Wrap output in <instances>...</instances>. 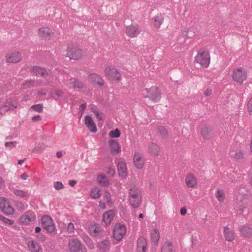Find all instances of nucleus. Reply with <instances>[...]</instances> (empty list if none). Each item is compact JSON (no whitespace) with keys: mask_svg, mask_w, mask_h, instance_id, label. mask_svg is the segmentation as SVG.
I'll use <instances>...</instances> for the list:
<instances>
[{"mask_svg":"<svg viewBox=\"0 0 252 252\" xmlns=\"http://www.w3.org/2000/svg\"><path fill=\"white\" fill-rule=\"evenodd\" d=\"M247 109L249 112H252V97L250 99L247 103Z\"/></svg>","mask_w":252,"mask_h":252,"instance_id":"nucleus-52","label":"nucleus"},{"mask_svg":"<svg viewBox=\"0 0 252 252\" xmlns=\"http://www.w3.org/2000/svg\"><path fill=\"white\" fill-rule=\"evenodd\" d=\"M195 61L199 63L202 67L207 68L210 63V57L208 51H199L195 57Z\"/></svg>","mask_w":252,"mask_h":252,"instance_id":"nucleus-1","label":"nucleus"},{"mask_svg":"<svg viewBox=\"0 0 252 252\" xmlns=\"http://www.w3.org/2000/svg\"><path fill=\"white\" fill-rule=\"evenodd\" d=\"M118 173L122 178L125 179L127 176L126 165L123 162H119L117 165Z\"/></svg>","mask_w":252,"mask_h":252,"instance_id":"nucleus-17","label":"nucleus"},{"mask_svg":"<svg viewBox=\"0 0 252 252\" xmlns=\"http://www.w3.org/2000/svg\"><path fill=\"white\" fill-rule=\"evenodd\" d=\"M158 16H155L153 18L152 20H154V25L157 27L158 26Z\"/></svg>","mask_w":252,"mask_h":252,"instance_id":"nucleus-64","label":"nucleus"},{"mask_svg":"<svg viewBox=\"0 0 252 252\" xmlns=\"http://www.w3.org/2000/svg\"><path fill=\"white\" fill-rule=\"evenodd\" d=\"M7 204V199L4 197L0 198V209L6 215H11L14 213L13 208H6Z\"/></svg>","mask_w":252,"mask_h":252,"instance_id":"nucleus-15","label":"nucleus"},{"mask_svg":"<svg viewBox=\"0 0 252 252\" xmlns=\"http://www.w3.org/2000/svg\"><path fill=\"white\" fill-rule=\"evenodd\" d=\"M121 132L120 130L118 128H116L114 130H111L109 133V136L110 138H119L120 137Z\"/></svg>","mask_w":252,"mask_h":252,"instance_id":"nucleus-38","label":"nucleus"},{"mask_svg":"<svg viewBox=\"0 0 252 252\" xmlns=\"http://www.w3.org/2000/svg\"><path fill=\"white\" fill-rule=\"evenodd\" d=\"M46 94L47 93L43 90H40L38 92V95L40 97L46 95Z\"/></svg>","mask_w":252,"mask_h":252,"instance_id":"nucleus-57","label":"nucleus"},{"mask_svg":"<svg viewBox=\"0 0 252 252\" xmlns=\"http://www.w3.org/2000/svg\"><path fill=\"white\" fill-rule=\"evenodd\" d=\"M115 173V170L114 168L110 167L108 171V174L113 176Z\"/></svg>","mask_w":252,"mask_h":252,"instance_id":"nucleus-59","label":"nucleus"},{"mask_svg":"<svg viewBox=\"0 0 252 252\" xmlns=\"http://www.w3.org/2000/svg\"><path fill=\"white\" fill-rule=\"evenodd\" d=\"M67 56L71 60H79L82 56V50L76 47H69L67 49Z\"/></svg>","mask_w":252,"mask_h":252,"instance_id":"nucleus-7","label":"nucleus"},{"mask_svg":"<svg viewBox=\"0 0 252 252\" xmlns=\"http://www.w3.org/2000/svg\"><path fill=\"white\" fill-rule=\"evenodd\" d=\"M101 189L98 187L92 189L90 192V196L93 199L98 198L101 196Z\"/></svg>","mask_w":252,"mask_h":252,"instance_id":"nucleus-31","label":"nucleus"},{"mask_svg":"<svg viewBox=\"0 0 252 252\" xmlns=\"http://www.w3.org/2000/svg\"><path fill=\"white\" fill-rule=\"evenodd\" d=\"M233 158L236 160L241 159L244 158V153L242 151L236 153L233 156Z\"/></svg>","mask_w":252,"mask_h":252,"instance_id":"nucleus-46","label":"nucleus"},{"mask_svg":"<svg viewBox=\"0 0 252 252\" xmlns=\"http://www.w3.org/2000/svg\"><path fill=\"white\" fill-rule=\"evenodd\" d=\"M224 236L225 239L229 242L232 241L234 238L233 231L228 227H224Z\"/></svg>","mask_w":252,"mask_h":252,"instance_id":"nucleus-27","label":"nucleus"},{"mask_svg":"<svg viewBox=\"0 0 252 252\" xmlns=\"http://www.w3.org/2000/svg\"><path fill=\"white\" fill-rule=\"evenodd\" d=\"M36 237L40 241L44 242L46 239V236L43 234H39L36 235Z\"/></svg>","mask_w":252,"mask_h":252,"instance_id":"nucleus-54","label":"nucleus"},{"mask_svg":"<svg viewBox=\"0 0 252 252\" xmlns=\"http://www.w3.org/2000/svg\"><path fill=\"white\" fill-rule=\"evenodd\" d=\"M2 107L6 108V111H8L13 110L17 106L10 99H6Z\"/></svg>","mask_w":252,"mask_h":252,"instance_id":"nucleus-33","label":"nucleus"},{"mask_svg":"<svg viewBox=\"0 0 252 252\" xmlns=\"http://www.w3.org/2000/svg\"><path fill=\"white\" fill-rule=\"evenodd\" d=\"M68 246L70 252H87L86 247L77 238L69 239Z\"/></svg>","mask_w":252,"mask_h":252,"instance_id":"nucleus-2","label":"nucleus"},{"mask_svg":"<svg viewBox=\"0 0 252 252\" xmlns=\"http://www.w3.org/2000/svg\"><path fill=\"white\" fill-rule=\"evenodd\" d=\"M30 72L33 73L36 76L40 75L41 77H46L49 75L46 69L38 66H33L31 69Z\"/></svg>","mask_w":252,"mask_h":252,"instance_id":"nucleus-16","label":"nucleus"},{"mask_svg":"<svg viewBox=\"0 0 252 252\" xmlns=\"http://www.w3.org/2000/svg\"><path fill=\"white\" fill-rule=\"evenodd\" d=\"M246 77V71L241 67L238 68L233 71L232 78L233 80L240 84H242Z\"/></svg>","mask_w":252,"mask_h":252,"instance_id":"nucleus-6","label":"nucleus"},{"mask_svg":"<svg viewBox=\"0 0 252 252\" xmlns=\"http://www.w3.org/2000/svg\"><path fill=\"white\" fill-rule=\"evenodd\" d=\"M99 206L103 209H105L106 207V204L104 202L102 201H100L99 202Z\"/></svg>","mask_w":252,"mask_h":252,"instance_id":"nucleus-61","label":"nucleus"},{"mask_svg":"<svg viewBox=\"0 0 252 252\" xmlns=\"http://www.w3.org/2000/svg\"><path fill=\"white\" fill-rule=\"evenodd\" d=\"M188 32L187 31H184V32H183V35L185 36H186L188 38H192L193 36H194V34H192L191 36H189L188 34Z\"/></svg>","mask_w":252,"mask_h":252,"instance_id":"nucleus-63","label":"nucleus"},{"mask_svg":"<svg viewBox=\"0 0 252 252\" xmlns=\"http://www.w3.org/2000/svg\"><path fill=\"white\" fill-rule=\"evenodd\" d=\"M89 230L91 234H93L94 236V237H98L99 238L101 237L99 236V235L98 234V233L99 232V226L97 224H93L92 225H90L89 227Z\"/></svg>","mask_w":252,"mask_h":252,"instance_id":"nucleus-32","label":"nucleus"},{"mask_svg":"<svg viewBox=\"0 0 252 252\" xmlns=\"http://www.w3.org/2000/svg\"><path fill=\"white\" fill-rule=\"evenodd\" d=\"M187 187L193 188L197 185V180L195 176L191 173L188 174L185 179Z\"/></svg>","mask_w":252,"mask_h":252,"instance_id":"nucleus-18","label":"nucleus"},{"mask_svg":"<svg viewBox=\"0 0 252 252\" xmlns=\"http://www.w3.org/2000/svg\"><path fill=\"white\" fill-rule=\"evenodd\" d=\"M148 152L151 155H158V145L155 142H151L148 146Z\"/></svg>","mask_w":252,"mask_h":252,"instance_id":"nucleus-28","label":"nucleus"},{"mask_svg":"<svg viewBox=\"0 0 252 252\" xmlns=\"http://www.w3.org/2000/svg\"><path fill=\"white\" fill-rule=\"evenodd\" d=\"M97 180L101 187H105L109 185V181L106 179L103 174H100L97 176Z\"/></svg>","mask_w":252,"mask_h":252,"instance_id":"nucleus-30","label":"nucleus"},{"mask_svg":"<svg viewBox=\"0 0 252 252\" xmlns=\"http://www.w3.org/2000/svg\"><path fill=\"white\" fill-rule=\"evenodd\" d=\"M161 251V252H175L172 243L166 241L162 246Z\"/></svg>","mask_w":252,"mask_h":252,"instance_id":"nucleus-29","label":"nucleus"},{"mask_svg":"<svg viewBox=\"0 0 252 252\" xmlns=\"http://www.w3.org/2000/svg\"><path fill=\"white\" fill-rule=\"evenodd\" d=\"M130 205L134 208H137L139 205V199H135L132 198H129Z\"/></svg>","mask_w":252,"mask_h":252,"instance_id":"nucleus-45","label":"nucleus"},{"mask_svg":"<svg viewBox=\"0 0 252 252\" xmlns=\"http://www.w3.org/2000/svg\"><path fill=\"white\" fill-rule=\"evenodd\" d=\"M7 62L12 63L19 62L22 60V56L19 52H13L8 57L7 56Z\"/></svg>","mask_w":252,"mask_h":252,"instance_id":"nucleus-24","label":"nucleus"},{"mask_svg":"<svg viewBox=\"0 0 252 252\" xmlns=\"http://www.w3.org/2000/svg\"><path fill=\"white\" fill-rule=\"evenodd\" d=\"M34 219V213L32 211H28L19 218V221L22 224L27 225Z\"/></svg>","mask_w":252,"mask_h":252,"instance_id":"nucleus-9","label":"nucleus"},{"mask_svg":"<svg viewBox=\"0 0 252 252\" xmlns=\"http://www.w3.org/2000/svg\"><path fill=\"white\" fill-rule=\"evenodd\" d=\"M17 142L16 141H11L5 142V146L9 149L13 148L15 147L17 144Z\"/></svg>","mask_w":252,"mask_h":252,"instance_id":"nucleus-48","label":"nucleus"},{"mask_svg":"<svg viewBox=\"0 0 252 252\" xmlns=\"http://www.w3.org/2000/svg\"><path fill=\"white\" fill-rule=\"evenodd\" d=\"M109 147L112 153L118 154L121 151V147L116 140H110Z\"/></svg>","mask_w":252,"mask_h":252,"instance_id":"nucleus-23","label":"nucleus"},{"mask_svg":"<svg viewBox=\"0 0 252 252\" xmlns=\"http://www.w3.org/2000/svg\"><path fill=\"white\" fill-rule=\"evenodd\" d=\"M42 119V117L40 115H37L33 116L32 118L33 122H37L40 121Z\"/></svg>","mask_w":252,"mask_h":252,"instance_id":"nucleus-55","label":"nucleus"},{"mask_svg":"<svg viewBox=\"0 0 252 252\" xmlns=\"http://www.w3.org/2000/svg\"><path fill=\"white\" fill-rule=\"evenodd\" d=\"M146 240L143 237L139 238L137 240V252H146Z\"/></svg>","mask_w":252,"mask_h":252,"instance_id":"nucleus-19","label":"nucleus"},{"mask_svg":"<svg viewBox=\"0 0 252 252\" xmlns=\"http://www.w3.org/2000/svg\"><path fill=\"white\" fill-rule=\"evenodd\" d=\"M129 196L130 198H132L135 199H138V194L135 191L132 189H131L130 190Z\"/></svg>","mask_w":252,"mask_h":252,"instance_id":"nucleus-47","label":"nucleus"},{"mask_svg":"<svg viewBox=\"0 0 252 252\" xmlns=\"http://www.w3.org/2000/svg\"><path fill=\"white\" fill-rule=\"evenodd\" d=\"M90 82L96 87H102L104 86V81L102 77L96 73H91L88 76Z\"/></svg>","mask_w":252,"mask_h":252,"instance_id":"nucleus-5","label":"nucleus"},{"mask_svg":"<svg viewBox=\"0 0 252 252\" xmlns=\"http://www.w3.org/2000/svg\"><path fill=\"white\" fill-rule=\"evenodd\" d=\"M42 226L49 233H53L56 227L53 219L49 215H45L41 218Z\"/></svg>","mask_w":252,"mask_h":252,"instance_id":"nucleus-3","label":"nucleus"},{"mask_svg":"<svg viewBox=\"0 0 252 252\" xmlns=\"http://www.w3.org/2000/svg\"><path fill=\"white\" fill-rule=\"evenodd\" d=\"M158 133L160 134L163 138L166 139L168 137V131L164 126H158Z\"/></svg>","mask_w":252,"mask_h":252,"instance_id":"nucleus-37","label":"nucleus"},{"mask_svg":"<svg viewBox=\"0 0 252 252\" xmlns=\"http://www.w3.org/2000/svg\"><path fill=\"white\" fill-rule=\"evenodd\" d=\"M126 228L124 224L117 223L113 229V238L117 241L121 240L126 233Z\"/></svg>","mask_w":252,"mask_h":252,"instance_id":"nucleus-4","label":"nucleus"},{"mask_svg":"<svg viewBox=\"0 0 252 252\" xmlns=\"http://www.w3.org/2000/svg\"><path fill=\"white\" fill-rule=\"evenodd\" d=\"M111 244L109 238L106 237L105 239L96 241V247L101 252H106L110 248Z\"/></svg>","mask_w":252,"mask_h":252,"instance_id":"nucleus-11","label":"nucleus"},{"mask_svg":"<svg viewBox=\"0 0 252 252\" xmlns=\"http://www.w3.org/2000/svg\"><path fill=\"white\" fill-rule=\"evenodd\" d=\"M151 240L155 245H158V229L154 228L151 233Z\"/></svg>","mask_w":252,"mask_h":252,"instance_id":"nucleus-36","label":"nucleus"},{"mask_svg":"<svg viewBox=\"0 0 252 252\" xmlns=\"http://www.w3.org/2000/svg\"><path fill=\"white\" fill-rule=\"evenodd\" d=\"M140 28L137 24L131 25L126 27V33L130 37L137 36L140 33Z\"/></svg>","mask_w":252,"mask_h":252,"instance_id":"nucleus-12","label":"nucleus"},{"mask_svg":"<svg viewBox=\"0 0 252 252\" xmlns=\"http://www.w3.org/2000/svg\"><path fill=\"white\" fill-rule=\"evenodd\" d=\"M62 94H63V92L61 90H56L55 91V94L56 95H57L58 98H59L60 97H61Z\"/></svg>","mask_w":252,"mask_h":252,"instance_id":"nucleus-58","label":"nucleus"},{"mask_svg":"<svg viewBox=\"0 0 252 252\" xmlns=\"http://www.w3.org/2000/svg\"><path fill=\"white\" fill-rule=\"evenodd\" d=\"M85 124L86 126L94 122L92 118L90 115H86L85 117Z\"/></svg>","mask_w":252,"mask_h":252,"instance_id":"nucleus-49","label":"nucleus"},{"mask_svg":"<svg viewBox=\"0 0 252 252\" xmlns=\"http://www.w3.org/2000/svg\"><path fill=\"white\" fill-rule=\"evenodd\" d=\"M43 107L44 106L43 104H38L32 105L30 108V110H33L38 112H41L43 111Z\"/></svg>","mask_w":252,"mask_h":252,"instance_id":"nucleus-39","label":"nucleus"},{"mask_svg":"<svg viewBox=\"0 0 252 252\" xmlns=\"http://www.w3.org/2000/svg\"><path fill=\"white\" fill-rule=\"evenodd\" d=\"M34 83V81L32 80H30L29 81H26L24 84L23 86L26 88H29L31 84H33Z\"/></svg>","mask_w":252,"mask_h":252,"instance_id":"nucleus-53","label":"nucleus"},{"mask_svg":"<svg viewBox=\"0 0 252 252\" xmlns=\"http://www.w3.org/2000/svg\"><path fill=\"white\" fill-rule=\"evenodd\" d=\"M105 72L109 80L119 81L121 79V75L119 71L115 68L107 67L105 70Z\"/></svg>","mask_w":252,"mask_h":252,"instance_id":"nucleus-10","label":"nucleus"},{"mask_svg":"<svg viewBox=\"0 0 252 252\" xmlns=\"http://www.w3.org/2000/svg\"><path fill=\"white\" fill-rule=\"evenodd\" d=\"M28 246L31 252H42V247L35 241H29L28 243Z\"/></svg>","mask_w":252,"mask_h":252,"instance_id":"nucleus-21","label":"nucleus"},{"mask_svg":"<svg viewBox=\"0 0 252 252\" xmlns=\"http://www.w3.org/2000/svg\"><path fill=\"white\" fill-rule=\"evenodd\" d=\"M77 183L76 180H71L69 181V185L71 187H74Z\"/></svg>","mask_w":252,"mask_h":252,"instance_id":"nucleus-60","label":"nucleus"},{"mask_svg":"<svg viewBox=\"0 0 252 252\" xmlns=\"http://www.w3.org/2000/svg\"><path fill=\"white\" fill-rule=\"evenodd\" d=\"M92 112L94 113V114H95L96 116V118L99 120L101 121L103 120L102 118V113L100 112L96 108H93Z\"/></svg>","mask_w":252,"mask_h":252,"instance_id":"nucleus-42","label":"nucleus"},{"mask_svg":"<svg viewBox=\"0 0 252 252\" xmlns=\"http://www.w3.org/2000/svg\"><path fill=\"white\" fill-rule=\"evenodd\" d=\"M67 230L69 233L73 232L74 231V225L72 222H70L67 227Z\"/></svg>","mask_w":252,"mask_h":252,"instance_id":"nucleus-51","label":"nucleus"},{"mask_svg":"<svg viewBox=\"0 0 252 252\" xmlns=\"http://www.w3.org/2000/svg\"><path fill=\"white\" fill-rule=\"evenodd\" d=\"M0 220L5 224H8L9 225H12L14 224V223L13 220L7 218L2 215H0Z\"/></svg>","mask_w":252,"mask_h":252,"instance_id":"nucleus-40","label":"nucleus"},{"mask_svg":"<svg viewBox=\"0 0 252 252\" xmlns=\"http://www.w3.org/2000/svg\"><path fill=\"white\" fill-rule=\"evenodd\" d=\"M38 34L41 38L46 40L50 39L54 35V32L48 27H41L38 31Z\"/></svg>","mask_w":252,"mask_h":252,"instance_id":"nucleus-13","label":"nucleus"},{"mask_svg":"<svg viewBox=\"0 0 252 252\" xmlns=\"http://www.w3.org/2000/svg\"><path fill=\"white\" fill-rule=\"evenodd\" d=\"M216 197L219 202H223L225 198V194L223 190L218 189L215 194Z\"/></svg>","mask_w":252,"mask_h":252,"instance_id":"nucleus-35","label":"nucleus"},{"mask_svg":"<svg viewBox=\"0 0 252 252\" xmlns=\"http://www.w3.org/2000/svg\"><path fill=\"white\" fill-rule=\"evenodd\" d=\"M13 193L15 195L20 196L21 197H25L27 196L26 193L25 191L17 189L14 190Z\"/></svg>","mask_w":252,"mask_h":252,"instance_id":"nucleus-44","label":"nucleus"},{"mask_svg":"<svg viewBox=\"0 0 252 252\" xmlns=\"http://www.w3.org/2000/svg\"><path fill=\"white\" fill-rule=\"evenodd\" d=\"M133 162L135 167L138 169L143 168L144 163V158L138 152H135L133 157Z\"/></svg>","mask_w":252,"mask_h":252,"instance_id":"nucleus-14","label":"nucleus"},{"mask_svg":"<svg viewBox=\"0 0 252 252\" xmlns=\"http://www.w3.org/2000/svg\"><path fill=\"white\" fill-rule=\"evenodd\" d=\"M241 235L247 238H250L252 237V228L248 226H244L240 229Z\"/></svg>","mask_w":252,"mask_h":252,"instance_id":"nucleus-26","label":"nucleus"},{"mask_svg":"<svg viewBox=\"0 0 252 252\" xmlns=\"http://www.w3.org/2000/svg\"><path fill=\"white\" fill-rule=\"evenodd\" d=\"M115 216V211L113 209L109 210L103 214V220L106 224H110Z\"/></svg>","mask_w":252,"mask_h":252,"instance_id":"nucleus-20","label":"nucleus"},{"mask_svg":"<svg viewBox=\"0 0 252 252\" xmlns=\"http://www.w3.org/2000/svg\"><path fill=\"white\" fill-rule=\"evenodd\" d=\"M148 97L154 102H156L158 100V87L152 86L148 91Z\"/></svg>","mask_w":252,"mask_h":252,"instance_id":"nucleus-22","label":"nucleus"},{"mask_svg":"<svg viewBox=\"0 0 252 252\" xmlns=\"http://www.w3.org/2000/svg\"><path fill=\"white\" fill-rule=\"evenodd\" d=\"M70 85L73 88H78L84 90L87 89L86 84L78 79H74V80L70 81Z\"/></svg>","mask_w":252,"mask_h":252,"instance_id":"nucleus-25","label":"nucleus"},{"mask_svg":"<svg viewBox=\"0 0 252 252\" xmlns=\"http://www.w3.org/2000/svg\"><path fill=\"white\" fill-rule=\"evenodd\" d=\"M83 239L89 249H94V244L88 235H84Z\"/></svg>","mask_w":252,"mask_h":252,"instance_id":"nucleus-34","label":"nucleus"},{"mask_svg":"<svg viewBox=\"0 0 252 252\" xmlns=\"http://www.w3.org/2000/svg\"><path fill=\"white\" fill-rule=\"evenodd\" d=\"M212 89H210V88H207L205 92H204V94L206 96H209L211 95V94H212Z\"/></svg>","mask_w":252,"mask_h":252,"instance_id":"nucleus-56","label":"nucleus"},{"mask_svg":"<svg viewBox=\"0 0 252 252\" xmlns=\"http://www.w3.org/2000/svg\"><path fill=\"white\" fill-rule=\"evenodd\" d=\"M86 127L90 130L91 132L96 133L97 131V126L94 122L87 125Z\"/></svg>","mask_w":252,"mask_h":252,"instance_id":"nucleus-41","label":"nucleus"},{"mask_svg":"<svg viewBox=\"0 0 252 252\" xmlns=\"http://www.w3.org/2000/svg\"><path fill=\"white\" fill-rule=\"evenodd\" d=\"M186 212H187V209L185 207H182L180 209V214L182 216L185 215L186 214Z\"/></svg>","mask_w":252,"mask_h":252,"instance_id":"nucleus-62","label":"nucleus"},{"mask_svg":"<svg viewBox=\"0 0 252 252\" xmlns=\"http://www.w3.org/2000/svg\"><path fill=\"white\" fill-rule=\"evenodd\" d=\"M104 197L108 203H111V195L109 191H105Z\"/></svg>","mask_w":252,"mask_h":252,"instance_id":"nucleus-50","label":"nucleus"},{"mask_svg":"<svg viewBox=\"0 0 252 252\" xmlns=\"http://www.w3.org/2000/svg\"><path fill=\"white\" fill-rule=\"evenodd\" d=\"M54 187L56 190H59L64 188V185L60 181H55L54 182Z\"/></svg>","mask_w":252,"mask_h":252,"instance_id":"nucleus-43","label":"nucleus"},{"mask_svg":"<svg viewBox=\"0 0 252 252\" xmlns=\"http://www.w3.org/2000/svg\"><path fill=\"white\" fill-rule=\"evenodd\" d=\"M200 133L203 138L207 140L211 139L214 134L213 127L207 125L203 126L201 127Z\"/></svg>","mask_w":252,"mask_h":252,"instance_id":"nucleus-8","label":"nucleus"}]
</instances>
